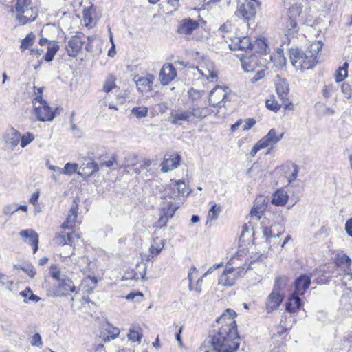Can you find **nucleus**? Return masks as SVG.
Here are the masks:
<instances>
[{
  "label": "nucleus",
  "instance_id": "27",
  "mask_svg": "<svg viewBox=\"0 0 352 352\" xmlns=\"http://www.w3.org/2000/svg\"><path fill=\"white\" fill-rule=\"evenodd\" d=\"M288 195L284 190H278L273 195L272 203L276 206H285L288 201Z\"/></svg>",
  "mask_w": 352,
  "mask_h": 352
},
{
  "label": "nucleus",
  "instance_id": "16",
  "mask_svg": "<svg viewBox=\"0 0 352 352\" xmlns=\"http://www.w3.org/2000/svg\"><path fill=\"white\" fill-rule=\"evenodd\" d=\"M177 76L176 69L171 63H165L160 72V80L163 85H168Z\"/></svg>",
  "mask_w": 352,
  "mask_h": 352
},
{
  "label": "nucleus",
  "instance_id": "13",
  "mask_svg": "<svg viewBox=\"0 0 352 352\" xmlns=\"http://www.w3.org/2000/svg\"><path fill=\"white\" fill-rule=\"evenodd\" d=\"M83 34L77 32V34L69 39L66 46L67 54L71 57H76L81 50L85 41L82 40Z\"/></svg>",
  "mask_w": 352,
  "mask_h": 352
},
{
  "label": "nucleus",
  "instance_id": "19",
  "mask_svg": "<svg viewBox=\"0 0 352 352\" xmlns=\"http://www.w3.org/2000/svg\"><path fill=\"white\" fill-rule=\"evenodd\" d=\"M175 188H177V194H182L183 195L188 194L186 184L183 180L175 181L173 184H170L166 189V192L167 193L168 196L171 198H174L177 196Z\"/></svg>",
  "mask_w": 352,
  "mask_h": 352
},
{
  "label": "nucleus",
  "instance_id": "48",
  "mask_svg": "<svg viewBox=\"0 0 352 352\" xmlns=\"http://www.w3.org/2000/svg\"><path fill=\"white\" fill-rule=\"evenodd\" d=\"M142 336L139 331L135 329H131L128 334L129 340L133 342H140Z\"/></svg>",
  "mask_w": 352,
  "mask_h": 352
},
{
  "label": "nucleus",
  "instance_id": "21",
  "mask_svg": "<svg viewBox=\"0 0 352 352\" xmlns=\"http://www.w3.org/2000/svg\"><path fill=\"white\" fill-rule=\"evenodd\" d=\"M305 53L299 48H292L289 50V58L292 65L296 69H301L303 65V56Z\"/></svg>",
  "mask_w": 352,
  "mask_h": 352
},
{
  "label": "nucleus",
  "instance_id": "40",
  "mask_svg": "<svg viewBox=\"0 0 352 352\" xmlns=\"http://www.w3.org/2000/svg\"><path fill=\"white\" fill-rule=\"evenodd\" d=\"M265 104L268 109L274 112H277L280 108V105L275 100L274 96H272L270 98L267 99L265 102Z\"/></svg>",
  "mask_w": 352,
  "mask_h": 352
},
{
  "label": "nucleus",
  "instance_id": "45",
  "mask_svg": "<svg viewBox=\"0 0 352 352\" xmlns=\"http://www.w3.org/2000/svg\"><path fill=\"white\" fill-rule=\"evenodd\" d=\"M276 226H272L271 227H264L263 229V233L267 240L270 237H279L280 235V232H278L277 234H275L274 232V227Z\"/></svg>",
  "mask_w": 352,
  "mask_h": 352
},
{
  "label": "nucleus",
  "instance_id": "25",
  "mask_svg": "<svg viewBox=\"0 0 352 352\" xmlns=\"http://www.w3.org/2000/svg\"><path fill=\"white\" fill-rule=\"evenodd\" d=\"M21 133L14 128H10L4 135V140L6 144L12 147H16L20 141Z\"/></svg>",
  "mask_w": 352,
  "mask_h": 352
},
{
  "label": "nucleus",
  "instance_id": "33",
  "mask_svg": "<svg viewBox=\"0 0 352 352\" xmlns=\"http://www.w3.org/2000/svg\"><path fill=\"white\" fill-rule=\"evenodd\" d=\"M78 165L76 163L68 162L65 164L63 168L61 170V173L72 176L74 173H76L78 175H81V173L78 171Z\"/></svg>",
  "mask_w": 352,
  "mask_h": 352
},
{
  "label": "nucleus",
  "instance_id": "17",
  "mask_svg": "<svg viewBox=\"0 0 352 352\" xmlns=\"http://www.w3.org/2000/svg\"><path fill=\"white\" fill-rule=\"evenodd\" d=\"M311 284V278L307 274H301L294 281V291L298 295H303Z\"/></svg>",
  "mask_w": 352,
  "mask_h": 352
},
{
  "label": "nucleus",
  "instance_id": "60",
  "mask_svg": "<svg viewBox=\"0 0 352 352\" xmlns=\"http://www.w3.org/2000/svg\"><path fill=\"white\" fill-rule=\"evenodd\" d=\"M180 157L177 156L175 160H166V164L169 166V163H171V168H177L179 163Z\"/></svg>",
  "mask_w": 352,
  "mask_h": 352
},
{
  "label": "nucleus",
  "instance_id": "38",
  "mask_svg": "<svg viewBox=\"0 0 352 352\" xmlns=\"http://www.w3.org/2000/svg\"><path fill=\"white\" fill-rule=\"evenodd\" d=\"M78 205L76 203V200H74L72 203V205L71 206V208L69 211V214L67 216V221H76V219L78 216Z\"/></svg>",
  "mask_w": 352,
  "mask_h": 352
},
{
  "label": "nucleus",
  "instance_id": "42",
  "mask_svg": "<svg viewBox=\"0 0 352 352\" xmlns=\"http://www.w3.org/2000/svg\"><path fill=\"white\" fill-rule=\"evenodd\" d=\"M83 283L88 285L89 287L87 291L89 294H91L94 292V289L98 283V279L95 276H88L84 280Z\"/></svg>",
  "mask_w": 352,
  "mask_h": 352
},
{
  "label": "nucleus",
  "instance_id": "44",
  "mask_svg": "<svg viewBox=\"0 0 352 352\" xmlns=\"http://www.w3.org/2000/svg\"><path fill=\"white\" fill-rule=\"evenodd\" d=\"M267 202L266 198L264 196H258L254 201V206L256 208L265 211Z\"/></svg>",
  "mask_w": 352,
  "mask_h": 352
},
{
  "label": "nucleus",
  "instance_id": "5",
  "mask_svg": "<svg viewBox=\"0 0 352 352\" xmlns=\"http://www.w3.org/2000/svg\"><path fill=\"white\" fill-rule=\"evenodd\" d=\"M268 58L269 60L262 58L255 54L243 55L241 58L242 67L245 72H252L257 67H264L272 60V56L270 55Z\"/></svg>",
  "mask_w": 352,
  "mask_h": 352
},
{
  "label": "nucleus",
  "instance_id": "43",
  "mask_svg": "<svg viewBox=\"0 0 352 352\" xmlns=\"http://www.w3.org/2000/svg\"><path fill=\"white\" fill-rule=\"evenodd\" d=\"M34 138L35 137L34 134L30 132H28L22 136L21 135V146L22 148H25L29 144H30L34 140Z\"/></svg>",
  "mask_w": 352,
  "mask_h": 352
},
{
  "label": "nucleus",
  "instance_id": "8",
  "mask_svg": "<svg viewBox=\"0 0 352 352\" xmlns=\"http://www.w3.org/2000/svg\"><path fill=\"white\" fill-rule=\"evenodd\" d=\"M245 274L244 269L239 267H226L219 278V284L223 286H232L236 279Z\"/></svg>",
  "mask_w": 352,
  "mask_h": 352
},
{
  "label": "nucleus",
  "instance_id": "1",
  "mask_svg": "<svg viewBox=\"0 0 352 352\" xmlns=\"http://www.w3.org/2000/svg\"><path fill=\"white\" fill-rule=\"evenodd\" d=\"M236 312L227 309L216 322L221 326L217 330H214L204 342V346L210 347L214 352H235L239 348L237 325L234 318Z\"/></svg>",
  "mask_w": 352,
  "mask_h": 352
},
{
  "label": "nucleus",
  "instance_id": "59",
  "mask_svg": "<svg viewBox=\"0 0 352 352\" xmlns=\"http://www.w3.org/2000/svg\"><path fill=\"white\" fill-rule=\"evenodd\" d=\"M256 123L255 120L253 118H249L245 121V124L243 126V131H248L251 129Z\"/></svg>",
  "mask_w": 352,
  "mask_h": 352
},
{
  "label": "nucleus",
  "instance_id": "31",
  "mask_svg": "<svg viewBox=\"0 0 352 352\" xmlns=\"http://www.w3.org/2000/svg\"><path fill=\"white\" fill-rule=\"evenodd\" d=\"M112 330L109 329H105L107 334L103 333L101 332L100 336V338L104 342H109L111 340H114L120 334V330L117 327H111Z\"/></svg>",
  "mask_w": 352,
  "mask_h": 352
},
{
  "label": "nucleus",
  "instance_id": "39",
  "mask_svg": "<svg viewBox=\"0 0 352 352\" xmlns=\"http://www.w3.org/2000/svg\"><path fill=\"white\" fill-rule=\"evenodd\" d=\"M34 38L35 36L32 33H30L29 34H28L26 37L23 38L21 41V45L20 46L21 51L23 52L28 47L32 46Z\"/></svg>",
  "mask_w": 352,
  "mask_h": 352
},
{
  "label": "nucleus",
  "instance_id": "37",
  "mask_svg": "<svg viewBox=\"0 0 352 352\" xmlns=\"http://www.w3.org/2000/svg\"><path fill=\"white\" fill-rule=\"evenodd\" d=\"M177 207L175 206L173 202L169 201L167 204L166 206H164L162 209V214L169 217L170 219L173 217L176 210H177Z\"/></svg>",
  "mask_w": 352,
  "mask_h": 352
},
{
  "label": "nucleus",
  "instance_id": "52",
  "mask_svg": "<svg viewBox=\"0 0 352 352\" xmlns=\"http://www.w3.org/2000/svg\"><path fill=\"white\" fill-rule=\"evenodd\" d=\"M264 211L256 208V207L253 206L250 211V217L252 219H254L256 221H258L262 217Z\"/></svg>",
  "mask_w": 352,
  "mask_h": 352
},
{
  "label": "nucleus",
  "instance_id": "64",
  "mask_svg": "<svg viewBox=\"0 0 352 352\" xmlns=\"http://www.w3.org/2000/svg\"><path fill=\"white\" fill-rule=\"evenodd\" d=\"M333 90L331 86H324L322 90L323 96L325 98H329L331 96V91Z\"/></svg>",
  "mask_w": 352,
  "mask_h": 352
},
{
  "label": "nucleus",
  "instance_id": "28",
  "mask_svg": "<svg viewBox=\"0 0 352 352\" xmlns=\"http://www.w3.org/2000/svg\"><path fill=\"white\" fill-rule=\"evenodd\" d=\"M82 170L83 173H81V176L84 179H87L99 170V165L95 162H89L84 165Z\"/></svg>",
  "mask_w": 352,
  "mask_h": 352
},
{
  "label": "nucleus",
  "instance_id": "49",
  "mask_svg": "<svg viewBox=\"0 0 352 352\" xmlns=\"http://www.w3.org/2000/svg\"><path fill=\"white\" fill-rule=\"evenodd\" d=\"M232 28V25L230 23H223L220 26L218 30L219 34L225 38L226 42L228 43V41L226 38L225 33H229Z\"/></svg>",
  "mask_w": 352,
  "mask_h": 352
},
{
  "label": "nucleus",
  "instance_id": "3",
  "mask_svg": "<svg viewBox=\"0 0 352 352\" xmlns=\"http://www.w3.org/2000/svg\"><path fill=\"white\" fill-rule=\"evenodd\" d=\"M80 238L78 234L74 232H65L57 233L54 239V244L58 246H67L68 251H63L60 253V256L65 258L70 257L74 254V248L72 246L74 245L75 239Z\"/></svg>",
  "mask_w": 352,
  "mask_h": 352
},
{
  "label": "nucleus",
  "instance_id": "20",
  "mask_svg": "<svg viewBox=\"0 0 352 352\" xmlns=\"http://www.w3.org/2000/svg\"><path fill=\"white\" fill-rule=\"evenodd\" d=\"M283 300V296L280 293L272 292L266 300V309L268 313L277 309Z\"/></svg>",
  "mask_w": 352,
  "mask_h": 352
},
{
  "label": "nucleus",
  "instance_id": "9",
  "mask_svg": "<svg viewBox=\"0 0 352 352\" xmlns=\"http://www.w3.org/2000/svg\"><path fill=\"white\" fill-rule=\"evenodd\" d=\"M15 9L17 12L16 17L22 24H25L35 19V16L22 15L24 13L32 12L30 0H17Z\"/></svg>",
  "mask_w": 352,
  "mask_h": 352
},
{
  "label": "nucleus",
  "instance_id": "18",
  "mask_svg": "<svg viewBox=\"0 0 352 352\" xmlns=\"http://www.w3.org/2000/svg\"><path fill=\"white\" fill-rule=\"evenodd\" d=\"M199 26V23L192 19H184L181 21L180 25L177 28V32L182 34L189 35L194 30H197Z\"/></svg>",
  "mask_w": 352,
  "mask_h": 352
},
{
  "label": "nucleus",
  "instance_id": "23",
  "mask_svg": "<svg viewBox=\"0 0 352 352\" xmlns=\"http://www.w3.org/2000/svg\"><path fill=\"white\" fill-rule=\"evenodd\" d=\"M153 80L154 76L150 74L144 77H139L135 80L138 91L140 92L151 91L152 89Z\"/></svg>",
  "mask_w": 352,
  "mask_h": 352
},
{
  "label": "nucleus",
  "instance_id": "32",
  "mask_svg": "<svg viewBox=\"0 0 352 352\" xmlns=\"http://www.w3.org/2000/svg\"><path fill=\"white\" fill-rule=\"evenodd\" d=\"M59 50V45L57 42H50L48 47L47 52L45 54V60L47 62H50L54 59V55Z\"/></svg>",
  "mask_w": 352,
  "mask_h": 352
},
{
  "label": "nucleus",
  "instance_id": "61",
  "mask_svg": "<svg viewBox=\"0 0 352 352\" xmlns=\"http://www.w3.org/2000/svg\"><path fill=\"white\" fill-rule=\"evenodd\" d=\"M345 231L349 236L352 237V218L346 221L345 223Z\"/></svg>",
  "mask_w": 352,
  "mask_h": 352
},
{
  "label": "nucleus",
  "instance_id": "35",
  "mask_svg": "<svg viewBox=\"0 0 352 352\" xmlns=\"http://www.w3.org/2000/svg\"><path fill=\"white\" fill-rule=\"evenodd\" d=\"M116 78L113 75H109L103 85V91L109 93L116 87Z\"/></svg>",
  "mask_w": 352,
  "mask_h": 352
},
{
  "label": "nucleus",
  "instance_id": "56",
  "mask_svg": "<svg viewBox=\"0 0 352 352\" xmlns=\"http://www.w3.org/2000/svg\"><path fill=\"white\" fill-rule=\"evenodd\" d=\"M196 272H197V269L195 267H192L190 268V272H188V279L189 281L188 289L190 291H192V289H193V287H192L193 274H194V273H196Z\"/></svg>",
  "mask_w": 352,
  "mask_h": 352
},
{
  "label": "nucleus",
  "instance_id": "57",
  "mask_svg": "<svg viewBox=\"0 0 352 352\" xmlns=\"http://www.w3.org/2000/svg\"><path fill=\"white\" fill-rule=\"evenodd\" d=\"M263 148H265L262 144L258 142L256 144L254 145V146L252 147L250 153V155L251 157H254L255 155L256 154V153L260 151L261 149H263Z\"/></svg>",
  "mask_w": 352,
  "mask_h": 352
},
{
  "label": "nucleus",
  "instance_id": "58",
  "mask_svg": "<svg viewBox=\"0 0 352 352\" xmlns=\"http://www.w3.org/2000/svg\"><path fill=\"white\" fill-rule=\"evenodd\" d=\"M294 170L292 173L288 177V182L289 183H291L292 182L294 181L298 173V166L297 165L293 166Z\"/></svg>",
  "mask_w": 352,
  "mask_h": 352
},
{
  "label": "nucleus",
  "instance_id": "54",
  "mask_svg": "<svg viewBox=\"0 0 352 352\" xmlns=\"http://www.w3.org/2000/svg\"><path fill=\"white\" fill-rule=\"evenodd\" d=\"M342 93L345 95L347 98H350L352 96V89L351 86L346 82L342 83L341 86Z\"/></svg>",
  "mask_w": 352,
  "mask_h": 352
},
{
  "label": "nucleus",
  "instance_id": "10",
  "mask_svg": "<svg viewBox=\"0 0 352 352\" xmlns=\"http://www.w3.org/2000/svg\"><path fill=\"white\" fill-rule=\"evenodd\" d=\"M302 6L298 4H295L291 6L285 18L286 21V28L289 32H296L297 19L302 12Z\"/></svg>",
  "mask_w": 352,
  "mask_h": 352
},
{
  "label": "nucleus",
  "instance_id": "24",
  "mask_svg": "<svg viewBox=\"0 0 352 352\" xmlns=\"http://www.w3.org/2000/svg\"><path fill=\"white\" fill-rule=\"evenodd\" d=\"M283 133H281L279 136L277 135L276 130L271 129L268 133L261 138L258 142L262 144L264 148L269 146H273L278 142H279L283 138Z\"/></svg>",
  "mask_w": 352,
  "mask_h": 352
},
{
  "label": "nucleus",
  "instance_id": "14",
  "mask_svg": "<svg viewBox=\"0 0 352 352\" xmlns=\"http://www.w3.org/2000/svg\"><path fill=\"white\" fill-rule=\"evenodd\" d=\"M227 100V93L226 89L221 87H217L210 93L209 102L214 107H221L224 106Z\"/></svg>",
  "mask_w": 352,
  "mask_h": 352
},
{
  "label": "nucleus",
  "instance_id": "12",
  "mask_svg": "<svg viewBox=\"0 0 352 352\" xmlns=\"http://www.w3.org/2000/svg\"><path fill=\"white\" fill-rule=\"evenodd\" d=\"M52 292L54 296H62L77 291L72 280L64 279L53 286Z\"/></svg>",
  "mask_w": 352,
  "mask_h": 352
},
{
  "label": "nucleus",
  "instance_id": "53",
  "mask_svg": "<svg viewBox=\"0 0 352 352\" xmlns=\"http://www.w3.org/2000/svg\"><path fill=\"white\" fill-rule=\"evenodd\" d=\"M16 212H17L16 204L6 206L3 210V212L5 215H12Z\"/></svg>",
  "mask_w": 352,
  "mask_h": 352
},
{
  "label": "nucleus",
  "instance_id": "22",
  "mask_svg": "<svg viewBox=\"0 0 352 352\" xmlns=\"http://www.w3.org/2000/svg\"><path fill=\"white\" fill-rule=\"evenodd\" d=\"M258 54L267 55L270 53V47L265 38H257L254 42L252 41L251 51Z\"/></svg>",
  "mask_w": 352,
  "mask_h": 352
},
{
  "label": "nucleus",
  "instance_id": "11",
  "mask_svg": "<svg viewBox=\"0 0 352 352\" xmlns=\"http://www.w3.org/2000/svg\"><path fill=\"white\" fill-rule=\"evenodd\" d=\"M276 89L284 109L285 110H292L294 105L287 98L289 93L288 83L285 80L280 79L276 83Z\"/></svg>",
  "mask_w": 352,
  "mask_h": 352
},
{
  "label": "nucleus",
  "instance_id": "15",
  "mask_svg": "<svg viewBox=\"0 0 352 352\" xmlns=\"http://www.w3.org/2000/svg\"><path fill=\"white\" fill-rule=\"evenodd\" d=\"M231 41L228 44L231 50H249L251 51L252 41L249 36L229 38Z\"/></svg>",
  "mask_w": 352,
  "mask_h": 352
},
{
  "label": "nucleus",
  "instance_id": "46",
  "mask_svg": "<svg viewBox=\"0 0 352 352\" xmlns=\"http://www.w3.org/2000/svg\"><path fill=\"white\" fill-rule=\"evenodd\" d=\"M205 91L201 90H197L193 88H191L188 91L189 97L192 99V102H194L195 100H199L204 94Z\"/></svg>",
  "mask_w": 352,
  "mask_h": 352
},
{
  "label": "nucleus",
  "instance_id": "2",
  "mask_svg": "<svg viewBox=\"0 0 352 352\" xmlns=\"http://www.w3.org/2000/svg\"><path fill=\"white\" fill-rule=\"evenodd\" d=\"M209 115V111L207 107H199L193 103L188 109L179 108L177 110H173L170 113L168 121L175 125L182 126L184 122L190 123L196 120L201 121Z\"/></svg>",
  "mask_w": 352,
  "mask_h": 352
},
{
  "label": "nucleus",
  "instance_id": "30",
  "mask_svg": "<svg viewBox=\"0 0 352 352\" xmlns=\"http://www.w3.org/2000/svg\"><path fill=\"white\" fill-rule=\"evenodd\" d=\"M19 295L24 298V302L28 303L29 301H33L37 302L41 300V298L33 294L32 291L30 287H26L25 290L20 292Z\"/></svg>",
  "mask_w": 352,
  "mask_h": 352
},
{
  "label": "nucleus",
  "instance_id": "62",
  "mask_svg": "<svg viewBox=\"0 0 352 352\" xmlns=\"http://www.w3.org/2000/svg\"><path fill=\"white\" fill-rule=\"evenodd\" d=\"M170 218L163 214L158 219L157 223L159 224V227L162 228L166 226L168 219Z\"/></svg>",
  "mask_w": 352,
  "mask_h": 352
},
{
  "label": "nucleus",
  "instance_id": "6",
  "mask_svg": "<svg viewBox=\"0 0 352 352\" xmlns=\"http://www.w3.org/2000/svg\"><path fill=\"white\" fill-rule=\"evenodd\" d=\"M256 0L246 1L242 3L237 10L235 12V15L247 22L249 25L250 22L254 21L256 14Z\"/></svg>",
  "mask_w": 352,
  "mask_h": 352
},
{
  "label": "nucleus",
  "instance_id": "63",
  "mask_svg": "<svg viewBox=\"0 0 352 352\" xmlns=\"http://www.w3.org/2000/svg\"><path fill=\"white\" fill-rule=\"evenodd\" d=\"M346 76H347V72L345 71V73L344 72V74H342V71L339 69V70L337 71V73H336V80L337 82H341Z\"/></svg>",
  "mask_w": 352,
  "mask_h": 352
},
{
  "label": "nucleus",
  "instance_id": "29",
  "mask_svg": "<svg viewBox=\"0 0 352 352\" xmlns=\"http://www.w3.org/2000/svg\"><path fill=\"white\" fill-rule=\"evenodd\" d=\"M28 232H30V234H32L31 238H32V243L30 245L33 246V252H34V254H35L36 252V251L38 250V234L34 230H33L32 229H27V230H21L19 232V235L21 236H26Z\"/></svg>",
  "mask_w": 352,
  "mask_h": 352
},
{
  "label": "nucleus",
  "instance_id": "55",
  "mask_svg": "<svg viewBox=\"0 0 352 352\" xmlns=\"http://www.w3.org/2000/svg\"><path fill=\"white\" fill-rule=\"evenodd\" d=\"M282 284H283V285L285 284V283L284 281V278H283L280 276H277L275 278L274 285L272 292H276L279 293L280 290L281 289Z\"/></svg>",
  "mask_w": 352,
  "mask_h": 352
},
{
  "label": "nucleus",
  "instance_id": "34",
  "mask_svg": "<svg viewBox=\"0 0 352 352\" xmlns=\"http://www.w3.org/2000/svg\"><path fill=\"white\" fill-rule=\"evenodd\" d=\"M221 212V206L216 204H212L208 213L207 223L217 220Z\"/></svg>",
  "mask_w": 352,
  "mask_h": 352
},
{
  "label": "nucleus",
  "instance_id": "4",
  "mask_svg": "<svg viewBox=\"0 0 352 352\" xmlns=\"http://www.w3.org/2000/svg\"><path fill=\"white\" fill-rule=\"evenodd\" d=\"M33 104L36 118L42 122L52 121L56 116V111H54L49 106L47 101L43 98L38 97L34 99Z\"/></svg>",
  "mask_w": 352,
  "mask_h": 352
},
{
  "label": "nucleus",
  "instance_id": "51",
  "mask_svg": "<svg viewBox=\"0 0 352 352\" xmlns=\"http://www.w3.org/2000/svg\"><path fill=\"white\" fill-rule=\"evenodd\" d=\"M30 343L32 346L40 347L43 345L42 338L38 333H36L32 337Z\"/></svg>",
  "mask_w": 352,
  "mask_h": 352
},
{
  "label": "nucleus",
  "instance_id": "36",
  "mask_svg": "<svg viewBox=\"0 0 352 352\" xmlns=\"http://www.w3.org/2000/svg\"><path fill=\"white\" fill-rule=\"evenodd\" d=\"M157 240H158V239H153L152 244L150 247V252L152 254H155V255L159 254L164 248V241L162 240H161L157 243Z\"/></svg>",
  "mask_w": 352,
  "mask_h": 352
},
{
  "label": "nucleus",
  "instance_id": "7",
  "mask_svg": "<svg viewBox=\"0 0 352 352\" xmlns=\"http://www.w3.org/2000/svg\"><path fill=\"white\" fill-rule=\"evenodd\" d=\"M323 43L316 41L310 46L309 50L305 52L303 58V65L301 70L312 69L317 64V54L322 49Z\"/></svg>",
  "mask_w": 352,
  "mask_h": 352
},
{
  "label": "nucleus",
  "instance_id": "50",
  "mask_svg": "<svg viewBox=\"0 0 352 352\" xmlns=\"http://www.w3.org/2000/svg\"><path fill=\"white\" fill-rule=\"evenodd\" d=\"M20 268L25 272L30 278H33L36 272L34 270V267L30 264H23L20 267Z\"/></svg>",
  "mask_w": 352,
  "mask_h": 352
},
{
  "label": "nucleus",
  "instance_id": "26",
  "mask_svg": "<svg viewBox=\"0 0 352 352\" xmlns=\"http://www.w3.org/2000/svg\"><path fill=\"white\" fill-rule=\"evenodd\" d=\"M300 296V295H298L295 292H293L290 296L285 305V309L288 312L293 313L300 309L302 305V300L299 297Z\"/></svg>",
  "mask_w": 352,
  "mask_h": 352
},
{
  "label": "nucleus",
  "instance_id": "41",
  "mask_svg": "<svg viewBox=\"0 0 352 352\" xmlns=\"http://www.w3.org/2000/svg\"><path fill=\"white\" fill-rule=\"evenodd\" d=\"M131 113L138 118H142L147 116L148 109L145 107H133Z\"/></svg>",
  "mask_w": 352,
  "mask_h": 352
},
{
  "label": "nucleus",
  "instance_id": "47",
  "mask_svg": "<svg viewBox=\"0 0 352 352\" xmlns=\"http://www.w3.org/2000/svg\"><path fill=\"white\" fill-rule=\"evenodd\" d=\"M351 263V259L345 254H338L336 259V264H346L348 267Z\"/></svg>",
  "mask_w": 352,
  "mask_h": 352
}]
</instances>
